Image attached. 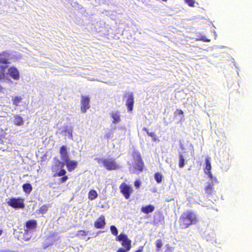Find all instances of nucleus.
<instances>
[{"label": "nucleus", "mask_w": 252, "mask_h": 252, "mask_svg": "<svg viewBox=\"0 0 252 252\" xmlns=\"http://www.w3.org/2000/svg\"><path fill=\"white\" fill-rule=\"evenodd\" d=\"M198 221L196 214L192 211L187 210L184 212L179 218V225L182 228H187L194 224Z\"/></svg>", "instance_id": "1"}, {"label": "nucleus", "mask_w": 252, "mask_h": 252, "mask_svg": "<svg viewBox=\"0 0 252 252\" xmlns=\"http://www.w3.org/2000/svg\"><path fill=\"white\" fill-rule=\"evenodd\" d=\"M131 156L133 160L132 166L134 168L131 173L139 174L143 171L144 167V163L141 155L138 151L134 150L132 151Z\"/></svg>", "instance_id": "2"}, {"label": "nucleus", "mask_w": 252, "mask_h": 252, "mask_svg": "<svg viewBox=\"0 0 252 252\" xmlns=\"http://www.w3.org/2000/svg\"><path fill=\"white\" fill-rule=\"evenodd\" d=\"M9 54L6 52L0 53V65L1 64H7L9 63ZM7 66L6 65H0V81L7 80L10 81V79L8 78L5 73Z\"/></svg>", "instance_id": "3"}, {"label": "nucleus", "mask_w": 252, "mask_h": 252, "mask_svg": "<svg viewBox=\"0 0 252 252\" xmlns=\"http://www.w3.org/2000/svg\"><path fill=\"white\" fill-rule=\"evenodd\" d=\"M95 160L98 163H101L107 170H116L119 166L115 160L113 158H95Z\"/></svg>", "instance_id": "4"}, {"label": "nucleus", "mask_w": 252, "mask_h": 252, "mask_svg": "<svg viewBox=\"0 0 252 252\" xmlns=\"http://www.w3.org/2000/svg\"><path fill=\"white\" fill-rule=\"evenodd\" d=\"M7 203L9 206L15 209H23L25 207L24 199L20 197H11L7 201Z\"/></svg>", "instance_id": "5"}, {"label": "nucleus", "mask_w": 252, "mask_h": 252, "mask_svg": "<svg viewBox=\"0 0 252 252\" xmlns=\"http://www.w3.org/2000/svg\"><path fill=\"white\" fill-rule=\"evenodd\" d=\"M119 189L121 193L126 199H128L133 192L132 188L126 183H122L119 186Z\"/></svg>", "instance_id": "6"}, {"label": "nucleus", "mask_w": 252, "mask_h": 252, "mask_svg": "<svg viewBox=\"0 0 252 252\" xmlns=\"http://www.w3.org/2000/svg\"><path fill=\"white\" fill-rule=\"evenodd\" d=\"M81 111L83 113L87 112V110L90 108V98L88 96H81Z\"/></svg>", "instance_id": "7"}, {"label": "nucleus", "mask_w": 252, "mask_h": 252, "mask_svg": "<svg viewBox=\"0 0 252 252\" xmlns=\"http://www.w3.org/2000/svg\"><path fill=\"white\" fill-rule=\"evenodd\" d=\"M126 106L129 112L132 111L133 109L134 99L133 93H127L126 94Z\"/></svg>", "instance_id": "8"}, {"label": "nucleus", "mask_w": 252, "mask_h": 252, "mask_svg": "<svg viewBox=\"0 0 252 252\" xmlns=\"http://www.w3.org/2000/svg\"><path fill=\"white\" fill-rule=\"evenodd\" d=\"M116 240L121 242V244L127 250L129 251L131 248V241L128 237H116Z\"/></svg>", "instance_id": "9"}, {"label": "nucleus", "mask_w": 252, "mask_h": 252, "mask_svg": "<svg viewBox=\"0 0 252 252\" xmlns=\"http://www.w3.org/2000/svg\"><path fill=\"white\" fill-rule=\"evenodd\" d=\"M8 74L13 79L18 80L20 78V72L18 69L15 66H11L7 70Z\"/></svg>", "instance_id": "10"}, {"label": "nucleus", "mask_w": 252, "mask_h": 252, "mask_svg": "<svg viewBox=\"0 0 252 252\" xmlns=\"http://www.w3.org/2000/svg\"><path fill=\"white\" fill-rule=\"evenodd\" d=\"M25 230L29 231L35 229L37 227V220H30L26 222Z\"/></svg>", "instance_id": "11"}, {"label": "nucleus", "mask_w": 252, "mask_h": 252, "mask_svg": "<svg viewBox=\"0 0 252 252\" xmlns=\"http://www.w3.org/2000/svg\"><path fill=\"white\" fill-rule=\"evenodd\" d=\"M64 161L65 162L67 170L69 172L74 170L77 166L78 162L75 160H70L69 158L67 159V160H64Z\"/></svg>", "instance_id": "12"}, {"label": "nucleus", "mask_w": 252, "mask_h": 252, "mask_svg": "<svg viewBox=\"0 0 252 252\" xmlns=\"http://www.w3.org/2000/svg\"><path fill=\"white\" fill-rule=\"evenodd\" d=\"M106 224L105 217L101 215L94 222V226L96 228H103Z\"/></svg>", "instance_id": "13"}, {"label": "nucleus", "mask_w": 252, "mask_h": 252, "mask_svg": "<svg viewBox=\"0 0 252 252\" xmlns=\"http://www.w3.org/2000/svg\"><path fill=\"white\" fill-rule=\"evenodd\" d=\"M214 185L213 182L209 183L205 188V192L208 197H210L215 192Z\"/></svg>", "instance_id": "14"}, {"label": "nucleus", "mask_w": 252, "mask_h": 252, "mask_svg": "<svg viewBox=\"0 0 252 252\" xmlns=\"http://www.w3.org/2000/svg\"><path fill=\"white\" fill-rule=\"evenodd\" d=\"M60 154L61 155V159L63 161L67 160V159L69 158L67 152L66 147L65 145L61 146L60 149Z\"/></svg>", "instance_id": "15"}, {"label": "nucleus", "mask_w": 252, "mask_h": 252, "mask_svg": "<svg viewBox=\"0 0 252 252\" xmlns=\"http://www.w3.org/2000/svg\"><path fill=\"white\" fill-rule=\"evenodd\" d=\"M155 209V207L153 205H146L145 206H143L141 209V211L143 213L148 214L149 213L153 212Z\"/></svg>", "instance_id": "16"}, {"label": "nucleus", "mask_w": 252, "mask_h": 252, "mask_svg": "<svg viewBox=\"0 0 252 252\" xmlns=\"http://www.w3.org/2000/svg\"><path fill=\"white\" fill-rule=\"evenodd\" d=\"M111 117L112 118V123L113 124H117L121 121L120 115L118 111L112 112L110 114Z\"/></svg>", "instance_id": "17"}, {"label": "nucleus", "mask_w": 252, "mask_h": 252, "mask_svg": "<svg viewBox=\"0 0 252 252\" xmlns=\"http://www.w3.org/2000/svg\"><path fill=\"white\" fill-rule=\"evenodd\" d=\"M13 123L15 125L20 126L23 124L24 121L20 116L17 115L14 116Z\"/></svg>", "instance_id": "18"}, {"label": "nucleus", "mask_w": 252, "mask_h": 252, "mask_svg": "<svg viewBox=\"0 0 252 252\" xmlns=\"http://www.w3.org/2000/svg\"><path fill=\"white\" fill-rule=\"evenodd\" d=\"M212 166L211 163V158L209 157H207L205 158V167L204 168V172L205 171H209L211 170Z\"/></svg>", "instance_id": "19"}, {"label": "nucleus", "mask_w": 252, "mask_h": 252, "mask_svg": "<svg viewBox=\"0 0 252 252\" xmlns=\"http://www.w3.org/2000/svg\"><path fill=\"white\" fill-rule=\"evenodd\" d=\"M22 99L23 98L21 96L16 95L13 96L12 98L13 105L15 106H19Z\"/></svg>", "instance_id": "20"}, {"label": "nucleus", "mask_w": 252, "mask_h": 252, "mask_svg": "<svg viewBox=\"0 0 252 252\" xmlns=\"http://www.w3.org/2000/svg\"><path fill=\"white\" fill-rule=\"evenodd\" d=\"M179 167L180 168H183L185 166L187 161L185 160L184 157L182 154H179Z\"/></svg>", "instance_id": "21"}, {"label": "nucleus", "mask_w": 252, "mask_h": 252, "mask_svg": "<svg viewBox=\"0 0 252 252\" xmlns=\"http://www.w3.org/2000/svg\"><path fill=\"white\" fill-rule=\"evenodd\" d=\"M22 187L23 190L28 193L31 192L32 189V185L28 183L23 184Z\"/></svg>", "instance_id": "22"}, {"label": "nucleus", "mask_w": 252, "mask_h": 252, "mask_svg": "<svg viewBox=\"0 0 252 252\" xmlns=\"http://www.w3.org/2000/svg\"><path fill=\"white\" fill-rule=\"evenodd\" d=\"M97 197V193L95 190L92 189L90 190L88 194V198L90 200H93Z\"/></svg>", "instance_id": "23"}, {"label": "nucleus", "mask_w": 252, "mask_h": 252, "mask_svg": "<svg viewBox=\"0 0 252 252\" xmlns=\"http://www.w3.org/2000/svg\"><path fill=\"white\" fill-rule=\"evenodd\" d=\"M154 178L157 183L160 184L162 182L163 176L160 173L156 172L154 175Z\"/></svg>", "instance_id": "24"}, {"label": "nucleus", "mask_w": 252, "mask_h": 252, "mask_svg": "<svg viewBox=\"0 0 252 252\" xmlns=\"http://www.w3.org/2000/svg\"><path fill=\"white\" fill-rule=\"evenodd\" d=\"M66 173V171L64 169H62L58 172L54 173V175H53V176L54 177H57V176L61 177V176H63L65 175Z\"/></svg>", "instance_id": "25"}, {"label": "nucleus", "mask_w": 252, "mask_h": 252, "mask_svg": "<svg viewBox=\"0 0 252 252\" xmlns=\"http://www.w3.org/2000/svg\"><path fill=\"white\" fill-rule=\"evenodd\" d=\"M48 209V206L44 204L39 208V212L41 214L45 213Z\"/></svg>", "instance_id": "26"}, {"label": "nucleus", "mask_w": 252, "mask_h": 252, "mask_svg": "<svg viewBox=\"0 0 252 252\" xmlns=\"http://www.w3.org/2000/svg\"><path fill=\"white\" fill-rule=\"evenodd\" d=\"M162 246V243L161 239H158L156 241V247H157V251H159L160 248Z\"/></svg>", "instance_id": "27"}, {"label": "nucleus", "mask_w": 252, "mask_h": 252, "mask_svg": "<svg viewBox=\"0 0 252 252\" xmlns=\"http://www.w3.org/2000/svg\"><path fill=\"white\" fill-rule=\"evenodd\" d=\"M110 230L112 232V234L113 235L117 236L118 235V230L117 228L114 225H111L110 226Z\"/></svg>", "instance_id": "28"}, {"label": "nucleus", "mask_w": 252, "mask_h": 252, "mask_svg": "<svg viewBox=\"0 0 252 252\" xmlns=\"http://www.w3.org/2000/svg\"><path fill=\"white\" fill-rule=\"evenodd\" d=\"M205 173L208 176L209 179L211 180H212V181H215L217 182V178L216 177L215 178H213V175H212L211 171H205Z\"/></svg>", "instance_id": "29"}, {"label": "nucleus", "mask_w": 252, "mask_h": 252, "mask_svg": "<svg viewBox=\"0 0 252 252\" xmlns=\"http://www.w3.org/2000/svg\"><path fill=\"white\" fill-rule=\"evenodd\" d=\"M148 135L152 138L153 141H156L158 140L156 133L154 132H150Z\"/></svg>", "instance_id": "30"}, {"label": "nucleus", "mask_w": 252, "mask_h": 252, "mask_svg": "<svg viewBox=\"0 0 252 252\" xmlns=\"http://www.w3.org/2000/svg\"><path fill=\"white\" fill-rule=\"evenodd\" d=\"M186 3H187L189 6L193 7L194 4V0H185Z\"/></svg>", "instance_id": "31"}, {"label": "nucleus", "mask_w": 252, "mask_h": 252, "mask_svg": "<svg viewBox=\"0 0 252 252\" xmlns=\"http://www.w3.org/2000/svg\"><path fill=\"white\" fill-rule=\"evenodd\" d=\"M175 115L176 116H180L183 115V111L181 109H177L175 112Z\"/></svg>", "instance_id": "32"}, {"label": "nucleus", "mask_w": 252, "mask_h": 252, "mask_svg": "<svg viewBox=\"0 0 252 252\" xmlns=\"http://www.w3.org/2000/svg\"><path fill=\"white\" fill-rule=\"evenodd\" d=\"M134 184L135 187L137 189L139 188L141 186V181L140 180H136L134 182Z\"/></svg>", "instance_id": "33"}, {"label": "nucleus", "mask_w": 252, "mask_h": 252, "mask_svg": "<svg viewBox=\"0 0 252 252\" xmlns=\"http://www.w3.org/2000/svg\"><path fill=\"white\" fill-rule=\"evenodd\" d=\"M68 179V176H63V177L60 179V183H64Z\"/></svg>", "instance_id": "34"}, {"label": "nucleus", "mask_w": 252, "mask_h": 252, "mask_svg": "<svg viewBox=\"0 0 252 252\" xmlns=\"http://www.w3.org/2000/svg\"><path fill=\"white\" fill-rule=\"evenodd\" d=\"M77 235L81 236H85L87 235V233L84 230H80L78 231Z\"/></svg>", "instance_id": "35"}, {"label": "nucleus", "mask_w": 252, "mask_h": 252, "mask_svg": "<svg viewBox=\"0 0 252 252\" xmlns=\"http://www.w3.org/2000/svg\"><path fill=\"white\" fill-rule=\"evenodd\" d=\"M129 251L123 248H120L118 249L117 252H128Z\"/></svg>", "instance_id": "36"}, {"label": "nucleus", "mask_w": 252, "mask_h": 252, "mask_svg": "<svg viewBox=\"0 0 252 252\" xmlns=\"http://www.w3.org/2000/svg\"><path fill=\"white\" fill-rule=\"evenodd\" d=\"M166 247L167 248V251H172L174 250V248L173 247H170V246H168V245H167L166 246Z\"/></svg>", "instance_id": "37"}, {"label": "nucleus", "mask_w": 252, "mask_h": 252, "mask_svg": "<svg viewBox=\"0 0 252 252\" xmlns=\"http://www.w3.org/2000/svg\"><path fill=\"white\" fill-rule=\"evenodd\" d=\"M200 40H201L203 41H209V40H207L205 36H202L200 38Z\"/></svg>", "instance_id": "38"}, {"label": "nucleus", "mask_w": 252, "mask_h": 252, "mask_svg": "<svg viewBox=\"0 0 252 252\" xmlns=\"http://www.w3.org/2000/svg\"><path fill=\"white\" fill-rule=\"evenodd\" d=\"M4 88L0 85V93H3Z\"/></svg>", "instance_id": "39"}, {"label": "nucleus", "mask_w": 252, "mask_h": 252, "mask_svg": "<svg viewBox=\"0 0 252 252\" xmlns=\"http://www.w3.org/2000/svg\"><path fill=\"white\" fill-rule=\"evenodd\" d=\"M143 130L144 131H145V132H146L147 134H148V133H149L150 132H149V129L147 128H146V127H144L143 128Z\"/></svg>", "instance_id": "40"}, {"label": "nucleus", "mask_w": 252, "mask_h": 252, "mask_svg": "<svg viewBox=\"0 0 252 252\" xmlns=\"http://www.w3.org/2000/svg\"><path fill=\"white\" fill-rule=\"evenodd\" d=\"M105 136L107 139H109V138L111 137V133H108L106 134V135H105Z\"/></svg>", "instance_id": "41"}, {"label": "nucleus", "mask_w": 252, "mask_h": 252, "mask_svg": "<svg viewBox=\"0 0 252 252\" xmlns=\"http://www.w3.org/2000/svg\"><path fill=\"white\" fill-rule=\"evenodd\" d=\"M142 252V248L139 249L138 250H136L134 252Z\"/></svg>", "instance_id": "42"}, {"label": "nucleus", "mask_w": 252, "mask_h": 252, "mask_svg": "<svg viewBox=\"0 0 252 252\" xmlns=\"http://www.w3.org/2000/svg\"><path fill=\"white\" fill-rule=\"evenodd\" d=\"M117 236H122V237H123V236H126L125 234L121 233L119 235H117Z\"/></svg>", "instance_id": "43"}, {"label": "nucleus", "mask_w": 252, "mask_h": 252, "mask_svg": "<svg viewBox=\"0 0 252 252\" xmlns=\"http://www.w3.org/2000/svg\"><path fill=\"white\" fill-rule=\"evenodd\" d=\"M30 240V238H27L25 239V241H29Z\"/></svg>", "instance_id": "44"}, {"label": "nucleus", "mask_w": 252, "mask_h": 252, "mask_svg": "<svg viewBox=\"0 0 252 252\" xmlns=\"http://www.w3.org/2000/svg\"><path fill=\"white\" fill-rule=\"evenodd\" d=\"M2 230H0V235H1L2 234Z\"/></svg>", "instance_id": "45"}, {"label": "nucleus", "mask_w": 252, "mask_h": 252, "mask_svg": "<svg viewBox=\"0 0 252 252\" xmlns=\"http://www.w3.org/2000/svg\"><path fill=\"white\" fill-rule=\"evenodd\" d=\"M161 0L163 1H164V2H166L167 1V0Z\"/></svg>", "instance_id": "46"}]
</instances>
